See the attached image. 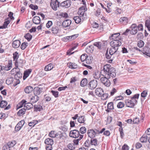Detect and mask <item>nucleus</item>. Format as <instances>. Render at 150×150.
<instances>
[{"instance_id": "nucleus-51", "label": "nucleus", "mask_w": 150, "mask_h": 150, "mask_svg": "<svg viewBox=\"0 0 150 150\" xmlns=\"http://www.w3.org/2000/svg\"><path fill=\"white\" fill-rule=\"evenodd\" d=\"M25 37L28 41H29L31 39L32 36L30 33H28L25 36Z\"/></svg>"}, {"instance_id": "nucleus-58", "label": "nucleus", "mask_w": 150, "mask_h": 150, "mask_svg": "<svg viewBox=\"0 0 150 150\" xmlns=\"http://www.w3.org/2000/svg\"><path fill=\"white\" fill-rule=\"evenodd\" d=\"M25 123V121L23 120H21L17 124V125L19 126H20V127H21V128L24 125V124Z\"/></svg>"}, {"instance_id": "nucleus-3", "label": "nucleus", "mask_w": 150, "mask_h": 150, "mask_svg": "<svg viewBox=\"0 0 150 150\" xmlns=\"http://www.w3.org/2000/svg\"><path fill=\"white\" fill-rule=\"evenodd\" d=\"M50 5L54 10L56 11L59 6V2L57 0H51Z\"/></svg>"}, {"instance_id": "nucleus-35", "label": "nucleus", "mask_w": 150, "mask_h": 150, "mask_svg": "<svg viewBox=\"0 0 150 150\" xmlns=\"http://www.w3.org/2000/svg\"><path fill=\"white\" fill-rule=\"evenodd\" d=\"M27 102L25 100H23L20 103H19L17 105V109H19L23 107V106H24V105L25 104V103Z\"/></svg>"}, {"instance_id": "nucleus-33", "label": "nucleus", "mask_w": 150, "mask_h": 150, "mask_svg": "<svg viewBox=\"0 0 150 150\" xmlns=\"http://www.w3.org/2000/svg\"><path fill=\"white\" fill-rule=\"evenodd\" d=\"M26 110L25 108H23L19 110L17 112L18 115L20 116L24 115L25 112Z\"/></svg>"}, {"instance_id": "nucleus-60", "label": "nucleus", "mask_w": 150, "mask_h": 150, "mask_svg": "<svg viewBox=\"0 0 150 150\" xmlns=\"http://www.w3.org/2000/svg\"><path fill=\"white\" fill-rule=\"evenodd\" d=\"M51 92L55 97L57 98L58 97V91L52 90Z\"/></svg>"}, {"instance_id": "nucleus-7", "label": "nucleus", "mask_w": 150, "mask_h": 150, "mask_svg": "<svg viewBox=\"0 0 150 150\" xmlns=\"http://www.w3.org/2000/svg\"><path fill=\"white\" fill-rule=\"evenodd\" d=\"M73 142L70 143L67 145L68 148L71 150H74L76 146L79 144V141H73Z\"/></svg>"}, {"instance_id": "nucleus-22", "label": "nucleus", "mask_w": 150, "mask_h": 150, "mask_svg": "<svg viewBox=\"0 0 150 150\" xmlns=\"http://www.w3.org/2000/svg\"><path fill=\"white\" fill-rule=\"evenodd\" d=\"M33 21L34 23L38 24L40 23L41 20L39 16H35L33 18Z\"/></svg>"}, {"instance_id": "nucleus-40", "label": "nucleus", "mask_w": 150, "mask_h": 150, "mask_svg": "<svg viewBox=\"0 0 150 150\" xmlns=\"http://www.w3.org/2000/svg\"><path fill=\"white\" fill-rule=\"evenodd\" d=\"M10 21L8 20L4 22V24L2 26L0 27V29L6 28L7 27Z\"/></svg>"}, {"instance_id": "nucleus-15", "label": "nucleus", "mask_w": 150, "mask_h": 150, "mask_svg": "<svg viewBox=\"0 0 150 150\" xmlns=\"http://www.w3.org/2000/svg\"><path fill=\"white\" fill-rule=\"evenodd\" d=\"M12 44V46L14 48H17L20 46L21 42L19 40H15L13 42Z\"/></svg>"}, {"instance_id": "nucleus-21", "label": "nucleus", "mask_w": 150, "mask_h": 150, "mask_svg": "<svg viewBox=\"0 0 150 150\" xmlns=\"http://www.w3.org/2000/svg\"><path fill=\"white\" fill-rule=\"evenodd\" d=\"M33 105L31 103H25L24 105V108H25L26 110H29L31 108H33Z\"/></svg>"}, {"instance_id": "nucleus-27", "label": "nucleus", "mask_w": 150, "mask_h": 150, "mask_svg": "<svg viewBox=\"0 0 150 150\" xmlns=\"http://www.w3.org/2000/svg\"><path fill=\"white\" fill-rule=\"evenodd\" d=\"M33 90V88L32 87L28 86L26 87L24 89L25 92L27 93H30Z\"/></svg>"}, {"instance_id": "nucleus-49", "label": "nucleus", "mask_w": 150, "mask_h": 150, "mask_svg": "<svg viewBox=\"0 0 150 150\" xmlns=\"http://www.w3.org/2000/svg\"><path fill=\"white\" fill-rule=\"evenodd\" d=\"M74 19L75 22L77 23H79L81 21V19L78 16H76L74 17Z\"/></svg>"}, {"instance_id": "nucleus-50", "label": "nucleus", "mask_w": 150, "mask_h": 150, "mask_svg": "<svg viewBox=\"0 0 150 150\" xmlns=\"http://www.w3.org/2000/svg\"><path fill=\"white\" fill-rule=\"evenodd\" d=\"M59 16L64 18H67L68 17V16L67 13L66 12H61L60 13L59 15Z\"/></svg>"}, {"instance_id": "nucleus-6", "label": "nucleus", "mask_w": 150, "mask_h": 150, "mask_svg": "<svg viewBox=\"0 0 150 150\" xmlns=\"http://www.w3.org/2000/svg\"><path fill=\"white\" fill-rule=\"evenodd\" d=\"M49 136L52 138H59L61 139L62 135L61 134H58L57 133H55L53 131H51L49 134Z\"/></svg>"}, {"instance_id": "nucleus-53", "label": "nucleus", "mask_w": 150, "mask_h": 150, "mask_svg": "<svg viewBox=\"0 0 150 150\" xmlns=\"http://www.w3.org/2000/svg\"><path fill=\"white\" fill-rule=\"evenodd\" d=\"M18 53H17L16 54H13V59L15 61V65L16 66L17 64L18 63L17 62V59H18Z\"/></svg>"}, {"instance_id": "nucleus-9", "label": "nucleus", "mask_w": 150, "mask_h": 150, "mask_svg": "<svg viewBox=\"0 0 150 150\" xmlns=\"http://www.w3.org/2000/svg\"><path fill=\"white\" fill-rule=\"evenodd\" d=\"M87 134L88 136L91 139L94 138L96 135V133L93 129L88 130V131Z\"/></svg>"}, {"instance_id": "nucleus-12", "label": "nucleus", "mask_w": 150, "mask_h": 150, "mask_svg": "<svg viewBox=\"0 0 150 150\" xmlns=\"http://www.w3.org/2000/svg\"><path fill=\"white\" fill-rule=\"evenodd\" d=\"M142 52L144 54L150 57V49L149 47H145L142 51Z\"/></svg>"}, {"instance_id": "nucleus-64", "label": "nucleus", "mask_w": 150, "mask_h": 150, "mask_svg": "<svg viewBox=\"0 0 150 150\" xmlns=\"http://www.w3.org/2000/svg\"><path fill=\"white\" fill-rule=\"evenodd\" d=\"M52 25V22L51 21H48L46 23V26L48 28H49Z\"/></svg>"}, {"instance_id": "nucleus-2", "label": "nucleus", "mask_w": 150, "mask_h": 150, "mask_svg": "<svg viewBox=\"0 0 150 150\" xmlns=\"http://www.w3.org/2000/svg\"><path fill=\"white\" fill-rule=\"evenodd\" d=\"M69 135L70 137L74 138H77L79 137V139L76 140H74L73 141L81 140L83 137V135L80 134L79 131L76 129L71 131L70 132Z\"/></svg>"}, {"instance_id": "nucleus-42", "label": "nucleus", "mask_w": 150, "mask_h": 150, "mask_svg": "<svg viewBox=\"0 0 150 150\" xmlns=\"http://www.w3.org/2000/svg\"><path fill=\"white\" fill-rule=\"evenodd\" d=\"M7 104V103L5 100H1L0 103V106L2 108H4Z\"/></svg>"}, {"instance_id": "nucleus-30", "label": "nucleus", "mask_w": 150, "mask_h": 150, "mask_svg": "<svg viewBox=\"0 0 150 150\" xmlns=\"http://www.w3.org/2000/svg\"><path fill=\"white\" fill-rule=\"evenodd\" d=\"M125 103L127 106L128 107L132 108L134 106L133 103H132L130 100H127L126 101Z\"/></svg>"}, {"instance_id": "nucleus-57", "label": "nucleus", "mask_w": 150, "mask_h": 150, "mask_svg": "<svg viewBox=\"0 0 150 150\" xmlns=\"http://www.w3.org/2000/svg\"><path fill=\"white\" fill-rule=\"evenodd\" d=\"M148 137L146 134H144L140 138L141 141H147Z\"/></svg>"}, {"instance_id": "nucleus-45", "label": "nucleus", "mask_w": 150, "mask_h": 150, "mask_svg": "<svg viewBox=\"0 0 150 150\" xmlns=\"http://www.w3.org/2000/svg\"><path fill=\"white\" fill-rule=\"evenodd\" d=\"M16 141H9L7 144V146L9 148L13 146L16 144Z\"/></svg>"}, {"instance_id": "nucleus-61", "label": "nucleus", "mask_w": 150, "mask_h": 150, "mask_svg": "<svg viewBox=\"0 0 150 150\" xmlns=\"http://www.w3.org/2000/svg\"><path fill=\"white\" fill-rule=\"evenodd\" d=\"M29 7L30 8L34 10H35L38 9V6L37 5H34L33 4L30 5Z\"/></svg>"}, {"instance_id": "nucleus-20", "label": "nucleus", "mask_w": 150, "mask_h": 150, "mask_svg": "<svg viewBox=\"0 0 150 150\" xmlns=\"http://www.w3.org/2000/svg\"><path fill=\"white\" fill-rule=\"evenodd\" d=\"M93 60V57L92 56H87L85 61L87 64H89L92 63Z\"/></svg>"}, {"instance_id": "nucleus-56", "label": "nucleus", "mask_w": 150, "mask_h": 150, "mask_svg": "<svg viewBox=\"0 0 150 150\" xmlns=\"http://www.w3.org/2000/svg\"><path fill=\"white\" fill-rule=\"evenodd\" d=\"M124 105L125 104L123 103L120 102L118 103L117 106L118 108H121L124 107Z\"/></svg>"}, {"instance_id": "nucleus-14", "label": "nucleus", "mask_w": 150, "mask_h": 150, "mask_svg": "<svg viewBox=\"0 0 150 150\" xmlns=\"http://www.w3.org/2000/svg\"><path fill=\"white\" fill-rule=\"evenodd\" d=\"M85 10L84 7H82L79 8L78 12V14L80 17L83 16L85 14Z\"/></svg>"}, {"instance_id": "nucleus-17", "label": "nucleus", "mask_w": 150, "mask_h": 150, "mask_svg": "<svg viewBox=\"0 0 150 150\" xmlns=\"http://www.w3.org/2000/svg\"><path fill=\"white\" fill-rule=\"evenodd\" d=\"M71 4V2L70 0H67L64 1L61 3V5L63 6L66 7H69Z\"/></svg>"}, {"instance_id": "nucleus-16", "label": "nucleus", "mask_w": 150, "mask_h": 150, "mask_svg": "<svg viewBox=\"0 0 150 150\" xmlns=\"http://www.w3.org/2000/svg\"><path fill=\"white\" fill-rule=\"evenodd\" d=\"M118 49V48H117L116 47H114L111 46V47L109 50V54L111 55H113L116 53Z\"/></svg>"}, {"instance_id": "nucleus-28", "label": "nucleus", "mask_w": 150, "mask_h": 150, "mask_svg": "<svg viewBox=\"0 0 150 150\" xmlns=\"http://www.w3.org/2000/svg\"><path fill=\"white\" fill-rule=\"evenodd\" d=\"M108 109L106 110L107 112H109L110 110L113 109L114 107L113 105V103L112 102L109 103L107 105Z\"/></svg>"}, {"instance_id": "nucleus-4", "label": "nucleus", "mask_w": 150, "mask_h": 150, "mask_svg": "<svg viewBox=\"0 0 150 150\" xmlns=\"http://www.w3.org/2000/svg\"><path fill=\"white\" fill-rule=\"evenodd\" d=\"M98 81L96 80H93L88 84V87L91 90L95 89L97 86Z\"/></svg>"}, {"instance_id": "nucleus-19", "label": "nucleus", "mask_w": 150, "mask_h": 150, "mask_svg": "<svg viewBox=\"0 0 150 150\" xmlns=\"http://www.w3.org/2000/svg\"><path fill=\"white\" fill-rule=\"evenodd\" d=\"M105 129V128H103L100 131H98V134H102L104 132V134L106 136H109L110 135V133L108 130H106L104 131Z\"/></svg>"}, {"instance_id": "nucleus-32", "label": "nucleus", "mask_w": 150, "mask_h": 150, "mask_svg": "<svg viewBox=\"0 0 150 150\" xmlns=\"http://www.w3.org/2000/svg\"><path fill=\"white\" fill-rule=\"evenodd\" d=\"M39 97L36 95L33 96L31 98V101L33 103H35L37 102L39 100Z\"/></svg>"}, {"instance_id": "nucleus-62", "label": "nucleus", "mask_w": 150, "mask_h": 150, "mask_svg": "<svg viewBox=\"0 0 150 150\" xmlns=\"http://www.w3.org/2000/svg\"><path fill=\"white\" fill-rule=\"evenodd\" d=\"M28 43L26 42H23L22 43L21 46V48L22 50H24L26 47L28 45Z\"/></svg>"}, {"instance_id": "nucleus-24", "label": "nucleus", "mask_w": 150, "mask_h": 150, "mask_svg": "<svg viewBox=\"0 0 150 150\" xmlns=\"http://www.w3.org/2000/svg\"><path fill=\"white\" fill-rule=\"evenodd\" d=\"M105 57L107 59H110L109 60V62L111 63L113 60L114 56H113V55H111L110 54V55L109 54L108 51H107L105 54Z\"/></svg>"}, {"instance_id": "nucleus-25", "label": "nucleus", "mask_w": 150, "mask_h": 150, "mask_svg": "<svg viewBox=\"0 0 150 150\" xmlns=\"http://www.w3.org/2000/svg\"><path fill=\"white\" fill-rule=\"evenodd\" d=\"M12 67V63L11 61H9L8 64L6 65L5 67H4L3 69L6 71H8Z\"/></svg>"}, {"instance_id": "nucleus-26", "label": "nucleus", "mask_w": 150, "mask_h": 150, "mask_svg": "<svg viewBox=\"0 0 150 150\" xmlns=\"http://www.w3.org/2000/svg\"><path fill=\"white\" fill-rule=\"evenodd\" d=\"M93 77L96 79H98L100 77V74L98 71H94L93 74Z\"/></svg>"}, {"instance_id": "nucleus-37", "label": "nucleus", "mask_w": 150, "mask_h": 150, "mask_svg": "<svg viewBox=\"0 0 150 150\" xmlns=\"http://www.w3.org/2000/svg\"><path fill=\"white\" fill-rule=\"evenodd\" d=\"M85 120L86 119L84 116H81L78 119V122L81 123H84Z\"/></svg>"}, {"instance_id": "nucleus-54", "label": "nucleus", "mask_w": 150, "mask_h": 150, "mask_svg": "<svg viewBox=\"0 0 150 150\" xmlns=\"http://www.w3.org/2000/svg\"><path fill=\"white\" fill-rule=\"evenodd\" d=\"M87 55L86 54H83L81 56V60L82 62L85 61Z\"/></svg>"}, {"instance_id": "nucleus-10", "label": "nucleus", "mask_w": 150, "mask_h": 150, "mask_svg": "<svg viewBox=\"0 0 150 150\" xmlns=\"http://www.w3.org/2000/svg\"><path fill=\"white\" fill-rule=\"evenodd\" d=\"M95 93L96 95L100 97L103 94V91L102 89L100 88H97L95 90Z\"/></svg>"}, {"instance_id": "nucleus-44", "label": "nucleus", "mask_w": 150, "mask_h": 150, "mask_svg": "<svg viewBox=\"0 0 150 150\" xmlns=\"http://www.w3.org/2000/svg\"><path fill=\"white\" fill-rule=\"evenodd\" d=\"M13 81V77H10L8 78L6 81V83L9 85L12 83Z\"/></svg>"}, {"instance_id": "nucleus-59", "label": "nucleus", "mask_w": 150, "mask_h": 150, "mask_svg": "<svg viewBox=\"0 0 150 150\" xmlns=\"http://www.w3.org/2000/svg\"><path fill=\"white\" fill-rule=\"evenodd\" d=\"M83 145L87 147H89L91 145V141H85Z\"/></svg>"}, {"instance_id": "nucleus-11", "label": "nucleus", "mask_w": 150, "mask_h": 150, "mask_svg": "<svg viewBox=\"0 0 150 150\" xmlns=\"http://www.w3.org/2000/svg\"><path fill=\"white\" fill-rule=\"evenodd\" d=\"M42 91V88L38 87H36L34 89V93L35 95L37 96L40 95Z\"/></svg>"}, {"instance_id": "nucleus-8", "label": "nucleus", "mask_w": 150, "mask_h": 150, "mask_svg": "<svg viewBox=\"0 0 150 150\" xmlns=\"http://www.w3.org/2000/svg\"><path fill=\"white\" fill-rule=\"evenodd\" d=\"M137 27L135 24H132L131 27V30L130 32L131 34L134 35L136 34L138 31Z\"/></svg>"}, {"instance_id": "nucleus-1", "label": "nucleus", "mask_w": 150, "mask_h": 150, "mask_svg": "<svg viewBox=\"0 0 150 150\" xmlns=\"http://www.w3.org/2000/svg\"><path fill=\"white\" fill-rule=\"evenodd\" d=\"M102 71L103 75L104 77L101 78L100 81L105 86L109 87L111 83L108 79L111 77H114L115 76V70L110 65L107 64L104 66Z\"/></svg>"}, {"instance_id": "nucleus-31", "label": "nucleus", "mask_w": 150, "mask_h": 150, "mask_svg": "<svg viewBox=\"0 0 150 150\" xmlns=\"http://www.w3.org/2000/svg\"><path fill=\"white\" fill-rule=\"evenodd\" d=\"M69 67L71 69H76L77 68L78 66L75 63L70 62L68 64Z\"/></svg>"}, {"instance_id": "nucleus-29", "label": "nucleus", "mask_w": 150, "mask_h": 150, "mask_svg": "<svg viewBox=\"0 0 150 150\" xmlns=\"http://www.w3.org/2000/svg\"><path fill=\"white\" fill-rule=\"evenodd\" d=\"M31 72V69L27 70L25 71L24 73L23 79H25L28 77Z\"/></svg>"}, {"instance_id": "nucleus-38", "label": "nucleus", "mask_w": 150, "mask_h": 150, "mask_svg": "<svg viewBox=\"0 0 150 150\" xmlns=\"http://www.w3.org/2000/svg\"><path fill=\"white\" fill-rule=\"evenodd\" d=\"M87 83V79L86 78L83 79L81 82L80 86L82 87H84L86 85Z\"/></svg>"}, {"instance_id": "nucleus-55", "label": "nucleus", "mask_w": 150, "mask_h": 150, "mask_svg": "<svg viewBox=\"0 0 150 150\" xmlns=\"http://www.w3.org/2000/svg\"><path fill=\"white\" fill-rule=\"evenodd\" d=\"M120 22H125L127 23L128 22L127 18L126 17H122L119 20Z\"/></svg>"}, {"instance_id": "nucleus-39", "label": "nucleus", "mask_w": 150, "mask_h": 150, "mask_svg": "<svg viewBox=\"0 0 150 150\" xmlns=\"http://www.w3.org/2000/svg\"><path fill=\"white\" fill-rule=\"evenodd\" d=\"M34 108L35 110L36 111H40L42 109V107L39 105H34Z\"/></svg>"}, {"instance_id": "nucleus-41", "label": "nucleus", "mask_w": 150, "mask_h": 150, "mask_svg": "<svg viewBox=\"0 0 150 150\" xmlns=\"http://www.w3.org/2000/svg\"><path fill=\"white\" fill-rule=\"evenodd\" d=\"M59 30V28L58 27H53L51 29V31L54 34H57Z\"/></svg>"}, {"instance_id": "nucleus-52", "label": "nucleus", "mask_w": 150, "mask_h": 150, "mask_svg": "<svg viewBox=\"0 0 150 150\" xmlns=\"http://www.w3.org/2000/svg\"><path fill=\"white\" fill-rule=\"evenodd\" d=\"M62 40L65 42L72 40L71 36L64 37L62 38Z\"/></svg>"}, {"instance_id": "nucleus-34", "label": "nucleus", "mask_w": 150, "mask_h": 150, "mask_svg": "<svg viewBox=\"0 0 150 150\" xmlns=\"http://www.w3.org/2000/svg\"><path fill=\"white\" fill-rule=\"evenodd\" d=\"M103 42H96L94 43L93 45L97 47L98 49H100L103 46Z\"/></svg>"}, {"instance_id": "nucleus-47", "label": "nucleus", "mask_w": 150, "mask_h": 150, "mask_svg": "<svg viewBox=\"0 0 150 150\" xmlns=\"http://www.w3.org/2000/svg\"><path fill=\"white\" fill-rule=\"evenodd\" d=\"M86 132V129L84 127H81L80 129L79 132L81 134H84Z\"/></svg>"}, {"instance_id": "nucleus-5", "label": "nucleus", "mask_w": 150, "mask_h": 150, "mask_svg": "<svg viewBox=\"0 0 150 150\" xmlns=\"http://www.w3.org/2000/svg\"><path fill=\"white\" fill-rule=\"evenodd\" d=\"M120 40H114L111 42L110 43L111 46L116 47L118 48V47L121 45L122 43Z\"/></svg>"}, {"instance_id": "nucleus-36", "label": "nucleus", "mask_w": 150, "mask_h": 150, "mask_svg": "<svg viewBox=\"0 0 150 150\" xmlns=\"http://www.w3.org/2000/svg\"><path fill=\"white\" fill-rule=\"evenodd\" d=\"M53 68V65L51 64H50L45 67L44 69L45 71H47L51 70Z\"/></svg>"}, {"instance_id": "nucleus-23", "label": "nucleus", "mask_w": 150, "mask_h": 150, "mask_svg": "<svg viewBox=\"0 0 150 150\" xmlns=\"http://www.w3.org/2000/svg\"><path fill=\"white\" fill-rule=\"evenodd\" d=\"M120 34L119 33H115L112 35L111 37L113 40H121V39L119 38V36Z\"/></svg>"}, {"instance_id": "nucleus-18", "label": "nucleus", "mask_w": 150, "mask_h": 150, "mask_svg": "<svg viewBox=\"0 0 150 150\" xmlns=\"http://www.w3.org/2000/svg\"><path fill=\"white\" fill-rule=\"evenodd\" d=\"M94 50V46L91 45L87 47L86 50V52L88 53H92Z\"/></svg>"}, {"instance_id": "nucleus-43", "label": "nucleus", "mask_w": 150, "mask_h": 150, "mask_svg": "<svg viewBox=\"0 0 150 150\" xmlns=\"http://www.w3.org/2000/svg\"><path fill=\"white\" fill-rule=\"evenodd\" d=\"M19 70L17 71L16 74H15V78L16 79H18L22 77V74H21L20 73L18 72Z\"/></svg>"}, {"instance_id": "nucleus-46", "label": "nucleus", "mask_w": 150, "mask_h": 150, "mask_svg": "<svg viewBox=\"0 0 150 150\" xmlns=\"http://www.w3.org/2000/svg\"><path fill=\"white\" fill-rule=\"evenodd\" d=\"M145 26L147 28L149 31H150V21L147 20L146 21L145 23Z\"/></svg>"}, {"instance_id": "nucleus-13", "label": "nucleus", "mask_w": 150, "mask_h": 150, "mask_svg": "<svg viewBox=\"0 0 150 150\" xmlns=\"http://www.w3.org/2000/svg\"><path fill=\"white\" fill-rule=\"evenodd\" d=\"M71 20L67 19L64 21L62 23V26L64 27L69 26L71 24Z\"/></svg>"}, {"instance_id": "nucleus-63", "label": "nucleus", "mask_w": 150, "mask_h": 150, "mask_svg": "<svg viewBox=\"0 0 150 150\" xmlns=\"http://www.w3.org/2000/svg\"><path fill=\"white\" fill-rule=\"evenodd\" d=\"M144 44V43L143 41H140L138 43L137 45L139 47L141 48L143 46Z\"/></svg>"}, {"instance_id": "nucleus-48", "label": "nucleus", "mask_w": 150, "mask_h": 150, "mask_svg": "<svg viewBox=\"0 0 150 150\" xmlns=\"http://www.w3.org/2000/svg\"><path fill=\"white\" fill-rule=\"evenodd\" d=\"M38 123V121L36 120H33L29 123L30 126H34Z\"/></svg>"}]
</instances>
